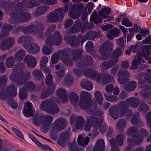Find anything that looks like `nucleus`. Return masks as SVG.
<instances>
[{"label": "nucleus", "instance_id": "nucleus-37", "mask_svg": "<svg viewBox=\"0 0 151 151\" xmlns=\"http://www.w3.org/2000/svg\"><path fill=\"white\" fill-rule=\"evenodd\" d=\"M137 83L134 81H131L127 84L124 85V88L125 90L127 91H133L136 88Z\"/></svg>", "mask_w": 151, "mask_h": 151}, {"label": "nucleus", "instance_id": "nucleus-38", "mask_svg": "<svg viewBox=\"0 0 151 151\" xmlns=\"http://www.w3.org/2000/svg\"><path fill=\"white\" fill-rule=\"evenodd\" d=\"M52 37L55 42V44L56 46H58L61 44L62 38L60 32L58 31H55L52 36Z\"/></svg>", "mask_w": 151, "mask_h": 151}, {"label": "nucleus", "instance_id": "nucleus-36", "mask_svg": "<svg viewBox=\"0 0 151 151\" xmlns=\"http://www.w3.org/2000/svg\"><path fill=\"white\" fill-rule=\"evenodd\" d=\"M109 113L114 119H117L118 117V113L117 106L114 105L111 107L109 110Z\"/></svg>", "mask_w": 151, "mask_h": 151}, {"label": "nucleus", "instance_id": "nucleus-30", "mask_svg": "<svg viewBox=\"0 0 151 151\" xmlns=\"http://www.w3.org/2000/svg\"><path fill=\"white\" fill-rule=\"evenodd\" d=\"M95 32L93 31H90L86 33L84 36L82 40L81 44L86 40H94L95 39Z\"/></svg>", "mask_w": 151, "mask_h": 151}, {"label": "nucleus", "instance_id": "nucleus-47", "mask_svg": "<svg viewBox=\"0 0 151 151\" xmlns=\"http://www.w3.org/2000/svg\"><path fill=\"white\" fill-rule=\"evenodd\" d=\"M94 24L93 23L85 22L82 26L81 32L82 33H84V30H88L92 29L94 27Z\"/></svg>", "mask_w": 151, "mask_h": 151}, {"label": "nucleus", "instance_id": "nucleus-45", "mask_svg": "<svg viewBox=\"0 0 151 151\" xmlns=\"http://www.w3.org/2000/svg\"><path fill=\"white\" fill-rule=\"evenodd\" d=\"M110 145L111 147L110 151H119L117 143L115 138H112L110 141Z\"/></svg>", "mask_w": 151, "mask_h": 151}, {"label": "nucleus", "instance_id": "nucleus-59", "mask_svg": "<svg viewBox=\"0 0 151 151\" xmlns=\"http://www.w3.org/2000/svg\"><path fill=\"white\" fill-rule=\"evenodd\" d=\"M14 64L13 57L10 56L7 58L6 61V65L7 68L12 67Z\"/></svg>", "mask_w": 151, "mask_h": 151}, {"label": "nucleus", "instance_id": "nucleus-43", "mask_svg": "<svg viewBox=\"0 0 151 151\" xmlns=\"http://www.w3.org/2000/svg\"><path fill=\"white\" fill-rule=\"evenodd\" d=\"M65 84L67 86H70L73 84V79L72 76L70 74H67L64 79Z\"/></svg>", "mask_w": 151, "mask_h": 151}, {"label": "nucleus", "instance_id": "nucleus-2", "mask_svg": "<svg viewBox=\"0 0 151 151\" xmlns=\"http://www.w3.org/2000/svg\"><path fill=\"white\" fill-rule=\"evenodd\" d=\"M53 120V118L52 116L49 115L42 116L38 112H37L32 118L33 124L37 126L41 125V129L44 133L49 131L50 126Z\"/></svg>", "mask_w": 151, "mask_h": 151}, {"label": "nucleus", "instance_id": "nucleus-18", "mask_svg": "<svg viewBox=\"0 0 151 151\" xmlns=\"http://www.w3.org/2000/svg\"><path fill=\"white\" fill-rule=\"evenodd\" d=\"M86 121L87 123L94 124L95 126H96L97 128L99 127L102 123V119L92 116H87Z\"/></svg>", "mask_w": 151, "mask_h": 151}, {"label": "nucleus", "instance_id": "nucleus-56", "mask_svg": "<svg viewBox=\"0 0 151 151\" xmlns=\"http://www.w3.org/2000/svg\"><path fill=\"white\" fill-rule=\"evenodd\" d=\"M25 67L22 63H19L16 65L13 68L14 71H17L16 73H18L17 72L20 70H22L24 69ZM14 72L16 73L15 72Z\"/></svg>", "mask_w": 151, "mask_h": 151}, {"label": "nucleus", "instance_id": "nucleus-13", "mask_svg": "<svg viewBox=\"0 0 151 151\" xmlns=\"http://www.w3.org/2000/svg\"><path fill=\"white\" fill-rule=\"evenodd\" d=\"M83 73L87 77L93 79L99 82H102V77L101 75L93 69H85L83 70Z\"/></svg>", "mask_w": 151, "mask_h": 151}, {"label": "nucleus", "instance_id": "nucleus-22", "mask_svg": "<svg viewBox=\"0 0 151 151\" xmlns=\"http://www.w3.org/2000/svg\"><path fill=\"white\" fill-rule=\"evenodd\" d=\"M22 87L27 91L31 92H37L40 88V86L36 87L34 83L31 81L26 83Z\"/></svg>", "mask_w": 151, "mask_h": 151}, {"label": "nucleus", "instance_id": "nucleus-51", "mask_svg": "<svg viewBox=\"0 0 151 151\" xmlns=\"http://www.w3.org/2000/svg\"><path fill=\"white\" fill-rule=\"evenodd\" d=\"M126 124L127 122L125 119H121L118 121L117 124V127L119 129L122 130L126 127Z\"/></svg>", "mask_w": 151, "mask_h": 151}, {"label": "nucleus", "instance_id": "nucleus-7", "mask_svg": "<svg viewBox=\"0 0 151 151\" xmlns=\"http://www.w3.org/2000/svg\"><path fill=\"white\" fill-rule=\"evenodd\" d=\"M83 53V50L81 49H72L71 51L72 58L68 55L63 56L61 60L66 66H71L73 61H77L78 59L81 56Z\"/></svg>", "mask_w": 151, "mask_h": 151}, {"label": "nucleus", "instance_id": "nucleus-33", "mask_svg": "<svg viewBox=\"0 0 151 151\" xmlns=\"http://www.w3.org/2000/svg\"><path fill=\"white\" fill-rule=\"evenodd\" d=\"M79 100L78 95L76 93L72 92L69 93V100L71 104L75 106L77 105Z\"/></svg>", "mask_w": 151, "mask_h": 151}, {"label": "nucleus", "instance_id": "nucleus-28", "mask_svg": "<svg viewBox=\"0 0 151 151\" xmlns=\"http://www.w3.org/2000/svg\"><path fill=\"white\" fill-rule=\"evenodd\" d=\"M25 2V0H22L21 2H19L15 5L14 6L13 3H11L9 5V7L8 9V11L12 10V7L14 6V8L15 11H23L22 10L24 7V4Z\"/></svg>", "mask_w": 151, "mask_h": 151}, {"label": "nucleus", "instance_id": "nucleus-9", "mask_svg": "<svg viewBox=\"0 0 151 151\" xmlns=\"http://www.w3.org/2000/svg\"><path fill=\"white\" fill-rule=\"evenodd\" d=\"M80 96L79 105L81 108L87 109L91 107V95L90 93L83 91L81 93Z\"/></svg>", "mask_w": 151, "mask_h": 151}, {"label": "nucleus", "instance_id": "nucleus-34", "mask_svg": "<svg viewBox=\"0 0 151 151\" xmlns=\"http://www.w3.org/2000/svg\"><path fill=\"white\" fill-rule=\"evenodd\" d=\"M40 50V48L38 45L35 42H32L30 44V47L28 49V52L33 54L37 53Z\"/></svg>", "mask_w": 151, "mask_h": 151}, {"label": "nucleus", "instance_id": "nucleus-62", "mask_svg": "<svg viewBox=\"0 0 151 151\" xmlns=\"http://www.w3.org/2000/svg\"><path fill=\"white\" fill-rule=\"evenodd\" d=\"M140 111L142 113H145L149 110L147 105L145 103H142L139 109Z\"/></svg>", "mask_w": 151, "mask_h": 151}, {"label": "nucleus", "instance_id": "nucleus-5", "mask_svg": "<svg viewBox=\"0 0 151 151\" xmlns=\"http://www.w3.org/2000/svg\"><path fill=\"white\" fill-rule=\"evenodd\" d=\"M68 7L67 5L64 6V8L62 7L58 8L54 11L50 13L47 16V20L50 22L55 23L58 21L60 17L63 20L65 14L68 11Z\"/></svg>", "mask_w": 151, "mask_h": 151}, {"label": "nucleus", "instance_id": "nucleus-29", "mask_svg": "<svg viewBox=\"0 0 151 151\" xmlns=\"http://www.w3.org/2000/svg\"><path fill=\"white\" fill-rule=\"evenodd\" d=\"M139 117L140 115L138 113H135L131 119V122L133 124H137L139 127H142L143 126V124L142 121L139 119Z\"/></svg>", "mask_w": 151, "mask_h": 151}, {"label": "nucleus", "instance_id": "nucleus-55", "mask_svg": "<svg viewBox=\"0 0 151 151\" xmlns=\"http://www.w3.org/2000/svg\"><path fill=\"white\" fill-rule=\"evenodd\" d=\"M69 145L71 151H83L82 149L78 147L75 141H73Z\"/></svg>", "mask_w": 151, "mask_h": 151}, {"label": "nucleus", "instance_id": "nucleus-46", "mask_svg": "<svg viewBox=\"0 0 151 151\" xmlns=\"http://www.w3.org/2000/svg\"><path fill=\"white\" fill-rule=\"evenodd\" d=\"M81 86L84 89L91 90L93 89V86L91 82L88 81H83L81 83Z\"/></svg>", "mask_w": 151, "mask_h": 151}, {"label": "nucleus", "instance_id": "nucleus-19", "mask_svg": "<svg viewBox=\"0 0 151 151\" xmlns=\"http://www.w3.org/2000/svg\"><path fill=\"white\" fill-rule=\"evenodd\" d=\"M56 94L63 103H65L68 100V93L64 89L60 88L56 91Z\"/></svg>", "mask_w": 151, "mask_h": 151}, {"label": "nucleus", "instance_id": "nucleus-44", "mask_svg": "<svg viewBox=\"0 0 151 151\" xmlns=\"http://www.w3.org/2000/svg\"><path fill=\"white\" fill-rule=\"evenodd\" d=\"M32 74L35 78L37 80H41L44 77L42 73L39 69L34 70Z\"/></svg>", "mask_w": 151, "mask_h": 151}, {"label": "nucleus", "instance_id": "nucleus-60", "mask_svg": "<svg viewBox=\"0 0 151 151\" xmlns=\"http://www.w3.org/2000/svg\"><path fill=\"white\" fill-rule=\"evenodd\" d=\"M25 55V53L23 50H18L15 54V57L18 60H21L23 58Z\"/></svg>", "mask_w": 151, "mask_h": 151}, {"label": "nucleus", "instance_id": "nucleus-8", "mask_svg": "<svg viewBox=\"0 0 151 151\" xmlns=\"http://www.w3.org/2000/svg\"><path fill=\"white\" fill-rule=\"evenodd\" d=\"M31 74L29 72H27L24 74L22 72H13L11 75L10 79L15 82L18 86H20L25 83L26 80H29Z\"/></svg>", "mask_w": 151, "mask_h": 151}, {"label": "nucleus", "instance_id": "nucleus-12", "mask_svg": "<svg viewBox=\"0 0 151 151\" xmlns=\"http://www.w3.org/2000/svg\"><path fill=\"white\" fill-rule=\"evenodd\" d=\"M93 63V60L91 57L88 55H83L80 59L77 60L76 64L78 67H83L91 65Z\"/></svg>", "mask_w": 151, "mask_h": 151}, {"label": "nucleus", "instance_id": "nucleus-20", "mask_svg": "<svg viewBox=\"0 0 151 151\" xmlns=\"http://www.w3.org/2000/svg\"><path fill=\"white\" fill-rule=\"evenodd\" d=\"M139 132L137 128L135 126L130 127L127 131V133L129 136L134 137L137 141L141 139V137L139 134Z\"/></svg>", "mask_w": 151, "mask_h": 151}, {"label": "nucleus", "instance_id": "nucleus-40", "mask_svg": "<svg viewBox=\"0 0 151 151\" xmlns=\"http://www.w3.org/2000/svg\"><path fill=\"white\" fill-rule=\"evenodd\" d=\"M7 90L9 94L10 97L12 98L16 96L17 93V89L13 85L9 86L7 88Z\"/></svg>", "mask_w": 151, "mask_h": 151}, {"label": "nucleus", "instance_id": "nucleus-58", "mask_svg": "<svg viewBox=\"0 0 151 151\" xmlns=\"http://www.w3.org/2000/svg\"><path fill=\"white\" fill-rule=\"evenodd\" d=\"M104 96L107 100L111 102H116L118 101L119 99L117 97L113 95L109 96L106 94L105 93Z\"/></svg>", "mask_w": 151, "mask_h": 151}, {"label": "nucleus", "instance_id": "nucleus-41", "mask_svg": "<svg viewBox=\"0 0 151 151\" xmlns=\"http://www.w3.org/2000/svg\"><path fill=\"white\" fill-rule=\"evenodd\" d=\"M80 14L79 11L76 10V8L73 7L71 9L68 14L70 17L76 19L79 17Z\"/></svg>", "mask_w": 151, "mask_h": 151}, {"label": "nucleus", "instance_id": "nucleus-11", "mask_svg": "<svg viewBox=\"0 0 151 151\" xmlns=\"http://www.w3.org/2000/svg\"><path fill=\"white\" fill-rule=\"evenodd\" d=\"M10 16L14 20L24 22H27L31 17L29 13L24 12L23 11L18 13L13 12L10 14Z\"/></svg>", "mask_w": 151, "mask_h": 151}, {"label": "nucleus", "instance_id": "nucleus-25", "mask_svg": "<svg viewBox=\"0 0 151 151\" xmlns=\"http://www.w3.org/2000/svg\"><path fill=\"white\" fill-rule=\"evenodd\" d=\"M25 105L23 113L26 116H31L35 112L32 108V104L29 102H27L25 103Z\"/></svg>", "mask_w": 151, "mask_h": 151}, {"label": "nucleus", "instance_id": "nucleus-24", "mask_svg": "<svg viewBox=\"0 0 151 151\" xmlns=\"http://www.w3.org/2000/svg\"><path fill=\"white\" fill-rule=\"evenodd\" d=\"M111 11V9L109 8H103L99 12L98 14L102 17L104 19L109 18L107 20L109 21L111 19H113V17H109L108 15H109Z\"/></svg>", "mask_w": 151, "mask_h": 151}, {"label": "nucleus", "instance_id": "nucleus-10", "mask_svg": "<svg viewBox=\"0 0 151 151\" xmlns=\"http://www.w3.org/2000/svg\"><path fill=\"white\" fill-rule=\"evenodd\" d=\"M113 45L112 43L107 41L100 46L99 51L101 55V59L105 60L109 58L112 50Z\"/></svg>", "mask_w": 151, "mask_h": 151}, {"label": "nucleus", "instance_id": "nucleus-32", "mask_svg": "<svg viewBox=\"0 0 151 151\" xmlns=\"http://www.w3.org/2000/svg\"><path fill=\"white\" fill-rule=\"evenodd\" d=\"M49 7L47 6L44 5L38 7L34 14V16L37 17L45 13L48 9Z\"/></svg>", "mask_w": 151, "mask_h": 151}, {"label": "nucleus", "instance_id": "nucleus-23", "mask_svg": "<svg viewBox=\"0 0 151 151\" xmlns=\"http://www.w3.org/2000/svg\"><path fill=\"white\" fill-rule=\"evenodd\" d=\"M118 63V60H115L111 57L107 61H104L101 63V67L103 69L107 70Z\"/></svg>", "mask_w": 151, "mask_h": 151}, {"label": "nucleus", "instance_id": "nucleus-3", "mask_svg": "<svg viewBox=\"0 0 151 151\" xmlns=\"http://www.w3.org/2000/svg\"><path fill=\"white\" fill-rule=\"evenodd\" d=\"M55 101L59 104L58 99L55 98V100L49 99L44 100L40 105V108L42 111H45L49 114L55 115L59 113L60 111L59 108Z\"/></svg>", "mask_w": 151, "mask_h": 151}, {"label": "nucleus", "instance_id": "nucleus-52", "mask_svg": "<svg viewBox=\"0 0 151 151\" xmlns=\"http://www.w3.org/2000/svg\"><path fill=\"white\" fill-rule=\"evenodd\" d=\"M27 92L23 87L20 88L19 90V96L21 99H24L27 97L28 96Z\"/></svg>", "mask_w": 151, "mask_h": 151}, {"label": "nucleus", "instance_id": "nucleus-53", "mask_svg": "<svg viewBox=\"0 0 151 151\" xmlns=\"http://www.w3.org/2000/svg\"><path fill=\"white\" fill-rule=\"evenodd\" d=\"M65 71V70L63 68L60 70H57L56 71L55 73L58 76L57 79L59 81H60L64 76Z\"/></svg>", "mask_w": 151, "mask_h": 151}, {"label": "nucleus", "instance_id": "nucleus-15", "mask_svg": "<svg viewBox=\"0 0 151 151\" xmlns=\"http://www.w3.org/2000/svg\"><path fill=\"white\" fill-rule=\"evenodd\" d=\"M70 119V122L72 124H73L74 120H75V126L76 129H81L83 127L85 120L82 116H78L75 118L74 116H72Z\"/></svg>", "mask_w": 151, "mask_h": 151}, {"label": "nucleus", "instance_id": "nucleus-61", "mask_svg": "<svg viewBox=\"0 0 151 151\" xmlns=\"http://www.w3.org/2000/svg\"><path fill=\"white\" fill-rule=\"evenodd\" d=\"M53 51L52 49L49 48L47 46H44L42 49V52L45 55H49L52 53Z\"/></svg>", "mask_w": 151, "mask_h": 151}, {"label": "nucleus", "instance_id": "nucleus-4", "mask_svg": "<svg viewBox=\"0 0 151 151\" xmlns=\"http://www.w3.org/2000/svg\"><path fill=\"white\" fill-rule=\"evenodd\" d=\"M67 124V122L65 119L60 118L56 119L52 124L50 133L51 138L53 140H56L58 136L56 133L64 129Z\"/></svg>", "mask_w": 151, "mask_h": 151}, {"label": "nucleus", "instance_id": "nucleus-17", "mask_svg": "<svg viewBox=\"0 0 151 151\" xmlns=\"http://www.w3.org/2000/svg\"><path fill=\"white\" fill-rule=\"evenodd\" d=\"M55 89V85L53 86L52 87H48L47 88H42L40 96V99L42 100L47 98L52 94Z\"/></svg>", "mask_w": 151, "mask_h": 151}, {"label": "nucleus", "instance_id": "nucleus-6", "mask_svg": "<svg viewBox=\"0 0 151 151\" xmlns=\"http://www.w3.org/2000/svg\"><path fill=\"white\" fill-rule=\"evenodd\" d=\"M45 30L43 24L41 22H38L34 25H29L22 28V32L25 34L32 33L36 35H38Z\"/></svg>", "mask_w": 151, "mask_h": 151}, {"label": "nucleus", "instance_id": "nucleus-39", "mask_svg": "<svg viewBox=\"0 0 151 151\" xmlns=\"http://www.w3.org/2000/svg\"><path fill=\"white\" fill-rule=\"evenodd\" d=\"M89 137L87 136L86 138L82 137L79 136L78 138V143L81 146H86L89 142Z\"/></svg>", "mask_w": 151, "mask_h": 151}, {"label": "nucleus", "instance_id": "nucleus-49", "mask_svg": "<svg viewBox=\"0 0 151 151\" xmlns=\"http://www.w3.org/2000/svg\"><path fill=\"white\" fill-rule=\"evenodd\" d=\"M53 77L51 75L48 74L46 77L45 82L48 87H51L55 85L56 88V85L53 83Z\"/></svg>", "mask_w": 151, "mask_h": 151}, {"label": "nucleus", "instance_id": "nucleus-57", "mask_svg": "<svg viewBox=\"0 0 151 151\" xmlns=\"http://www.w3.org/2000/svg\"><path fill=\"white\" fill-rule=\"evenodd\" d=\"M93 43L91 41H89L86 44L85 48L87 52H90L94 50Z\"/></svg>", "mask_w": 151, "mask_h": 151}, {"label": "nucleus", "instance_id": "nucleus-54", "mask_svg": "<svg viewBox=\"0 0 151 151\" xmlns=\"http://www.w3.org/2000/svg\"><path fill=\"white\" fill-rule=\"evenodd\" d=\"M95 96L99 104L101 105L103 102V97L100 92L97 91L95 93Z\"/></svg>", "mask_w": 151, "mask_h": 151}, {"label": "nucleus", "instance_id": "nucleus-27", "mask_svg": "<svg viewBox=\"0 0 151 151\" xmlns=\"http://www.w3.org/2000/svg\"><path fill=\"white\" fill-rule=\"evenodd\" d=\"M105 143L102 139L98 140L93 148V151H104Z\"/></svg>", "mask_w": 151, "mask_h": 151}, {"label": "nucleus", "instance_id": "nucleus-35", "mask_svg": "<svg viewBox=\"0 0 151 151\" xmlns=\"http://www.w3.org/2000/svg\"><path fill=\"white\" fill-rule=\"evenodd\" d=\"M97 13V12L95 11L90 17L91 20L95 23H98L101 22L103 19L102 17L101 18L100 15L99 14L98 15Z\"/></svg>", "mask_w": 151, "mask_h": 151}, {"label": "nucleus", "instance_id": "nucleus-14", "mask_svg": "<svg viewBox=\"0 0 151 151\" xmlns=\"http://www.w3.org/2000/svg\"><path fill=\"white\" fill-rule=\"evenodd\" d=\"M15 42L14 38L12 37L4 39L0 44V47L3 50H8L13 46Z\"/></svg>", "mask_w": 151, "mask_h": 151}, {"label": "nucleus", "instance_id": "nucleus-16", "mask_svg": "<svg viewBox=\"0 0 151 151\" xmlns=\"http://www.w3.org/2000/svg\"><path fill=\"white\" fill-rule=\"evenodd\" d=\"M64 40L72 47H77L80 44V42L77 40L76 36L75 35L65 36Z\"/></svg>", "mask_w": 151, "mask_h": 151}, {"label": "nucleus", "instance_id": "nucleus-26", "mask_svg": "<svg viewBox=\"0 0 151 151\" xmlns=\"http://www.w3.org/2000/svg\"><path fill=\"white\" fill-rule=\"evenodd\" d=\"M1 28L2 31L0 33V39L8 35L9 32L13 29V27L10 24H4Z\"/></svg>", "mask_w": 151, "mask_h": 151}, {"label": "nucleus", "instance_id": "nucleus-1", "mask_svg": "<svg viewBox=\"0 0 151 151\" xmlns=\"http://www.w3.org/2000/svg\"><path fill=\"white\" fill-rule=\"evenodd\" d=\"M140 103V101L139 99L133 97L128 98L124 101L119 102L118 105L121 117L125 116V118L129 119L132 114V111L128 109V107L130 106L132 108H136L139 106Z\"/></svg>", "mask_w": 151, "mask_h": 151}, {"label": "nucleus", "instance_id": "nucleus-21", "mask_svg": "<svg viewBox=\"0 0 151 151\" xmlns=\"http://www.w3.org/2000/svg\"><path fill=\"white\" fill-rule=\"evenodd\" d=\"M24 63H26L27 66L29 68H34L37 64L36 59L32 55H27L24 60Z\"/></svg>", "mask_w": 151, "mask_h": 151}, {"label": "nucleus", "instance_id": "nucleus-63", "mask_svg": "<svg viewBox=\"0 0 151 151\" xmlns=\"http://www.w3.org/2000/svg\"><path fill=\"white\" fill-rule=\"evenodd\" d=\"M139 63V60L138 59L135 58L132 62V64L130 66L131 69H135L137 68Z\"/></svg>", "mask_w": 151, "mask_h": 151}, {"label": "nucleus", "instance_id": "nucleus-50", "mask_svg": "<svg viewBox=\"0 0 151 151\" xmlns=\"http://www.w3.org/2000/svg\"><path fill=\"white\" fill-rule=\"evenodd\" d=\"M114 80V78L111 75L108 73H105L104 74V77L102 78V82L110 83Z\"/></svg>", "mask_w": 151, "mask_h": 151}, {"label": "nucleus", "instance_id": "nucleus-48", "mask_svg": "<svg viewBox=\"0 0 151 151\" xmlns=\"http://www.w3.org/2000/svg\"><path fill=\"white\" fill-rule=\"evenodd\" d=\"M119 78H129L130 76L129 72L127 70H119L118 73Z\"/></svg>", "mask_w": 151, "mask_h": 151}, {"label": "nucleus", "instance_id": "nucleus-31", "mask_svg": "<svg viewBox=\"0 0 151 151\" xmlns=\"http://www.w3.org/2000/svg\"><path fill=\"white\" fill-rule=\"evenodd\" d=\"M82 23L81 20H78L76 21L74 24L70 28L69 30V32L74 33L79 31L81 28Z\"/></svg>", "mask_w": 151, "mask_h": 151}, {"label": "nucleus", "instance_id": "nucleus-64", "mask_svg": "<svg viewBox=\"0 0 151 151\" xmlns=\"http://www.w3.org/2000/svg\"><path fill=\"white\" fill-rule=\"evenodd\" d=\"M46 43L49 46H52L55 44V42L52 37V36L49 35L47 39Z\"/></svg>", "mask_w": 151, "mask_h": 151}, {"label": "nucleus", "instance_id": "nucleus-42", "mask_svg": "<svg viewBox=\"0 0 151 151\" xmlns=\"http://www.w3.org/2000/svg\"><path fill=\"white\" fill-rule=\"evenodd\" d=\"M122 53V50L120 48H118L113 51L110 57L115 60H118V62L119 60L118 57L120 56Z\"/></svg>", "mask_w": 151, "mask_h": 151}]
</instances>
